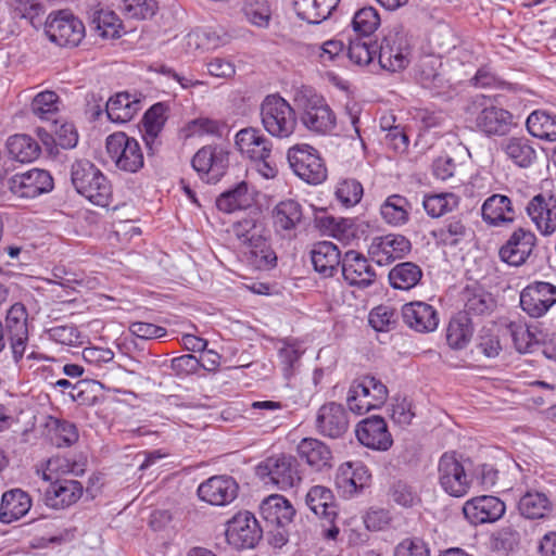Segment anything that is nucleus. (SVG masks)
<instances>
[{"mask_svg":"<svg viewBox=\"0 0 556 556\" xmlns=\"http://www.w3.org/2000/svg\"><path fill=\"white\" fill-rule=\"evenodd\" d=\"M71 182L75 190L98 206L110 204L112 187L106 176L91 161L76 160L71 165Z\"/></svg>","mask_w":556,"mask_h":556,"instance_id":"nucleus-1","label":"nucleus"},{"mask_svg":"<svg viewBox=\"0 0 556 556\" xmlns=\"http://www.w3.org/2000/svg\"><path fill=\"white\" fill-rule=\"evenodd\" d=\"M28 314L22 303L13 304L5 316V330L10 341L12 357L20 368H31V361H40L43 356L36 351L29 352L28 342Z\"/></svg>","mask_w":556,"mask_h":556,"instance_id":"nucleus-2","label":"nucleus"},{"mask_svg":"<svg viewBox=\"0 0 556 556\" xmlns=\"http://www.w3.org/2000/svg\"><path fill=\"white\" fill-rule=\"evenodd\" d=\"M306 348L304 343L298 339L280 340V370L285 378L289 381L282 390H280V409L293 408L301 405L303 396L296 384L295 372L300 367V358L304 354Z\"/></svg>","mask_w":556,"mask_h":556,"instance_id":"nucleus-3","label":"nucleus"},{"mask_svg":"<svg viewBox=\"0 0 556 556\" xmlns=\"http://www.w3.org/2000/svg\"><path fill=\"white\" fill-rule=\"evenodd\" d=\"M235 143L241 154L256 163V172L262 177L274 179L277 176V163L271 157L273 143L258 130L252 127L241 129L236 135Z\"/></svg>","mask_w":556,"mask_h":556,"instance_id":"nucleus-4","label":"nucleus"},{"mask_svg":"<svg viewBox=\"0 0 556 556\" xmlns=\"http://www.w3.org/2000/svg\"><path fill=\"white\" fill-rule=\"evenodd\" d=\"M467 112L477 114L476 126L488 137L505 136L514 125L511 113L495 105L491 99L483 94L471 98Z\"/></svg>","mask_w":556,"mask_h":556,"instance_id":"nucleus-5","label":"nucleus"},{"mask_svg":"<svg viewBox=\"0 0 556 556\" xmlns=\"http://www.w3.org/2000/svg\"><path fill=\"white\" fill-rule=\"evenodd\" d=\"M389 396L387 386L378 378L366 375L355 379L348 391L346 404L356 415L380 408Z\"/></svg>","mask_w":556,"mask_h":556,"instance_id":"nucleus-6","label":"nucleus"},{"mask_svg":"<svg viewBox=\"0 0 556 556\" xmlns=\"http://www.w3.org/2000/svg\"><path fill=\"white\" fill-rule=\"evenodd\" d=\"M286 156L294 175L306 184L317 186L327 179V166L314 147L296 143L288 149Z\"/></svg>","mask_w":556,"mask_h":556,"instance_id":"nucleus-7","label":"nucleus"},{"mask_svg":"<svg viewBox=\"0 0 556 556\" xmlns=\"http://www.w3.org/2000/svg\"><path fill=\"white\" fill-rule=\"evenodd\" d=\"M105 146L110 159L119 170L135 174L143 167V153L137 139L117 131L106 138Z\"/></svg>","mask_w":556,"mask_h":556,"instance_id":"nucleus-8","label":"nucleus"},{"mask_svg":"<svg viewBox=\"0 0 556 556\" xmlns=\"http://www.w3.org/2000/svg\"><path fill=\"white\" fill-rule=\"evenodd\" d=\"M438 482L441 489L453 497H463L469 492L470 477L455 453H444L440 457Z\"/></svg>","mask_w":556,"mask_h":556,"instance_id":"nucleus-9","label":"nucleus"},{"mask_svg":"<svg viewBox=\"0 0 556 556\" xmlns=\"http://www.w3.org/2000/svg\"><path fill=\"white\" fill-rule=\"evenodd\" d=\"M191 165L202 180L216 184L229 166V151L218 144L204 146L193 155Z\"/></svg>","mask_w":556,"mask_h":556,"instance_id":"nucleus-10","label":"nucleus"},{"mask_svg":"<svg viewBox=\"0 0 556 556\" xmlns=\"http://www.w3.org/2000/svg\"><path fill=\"white\" fill-rule=\"evenodd\" d=\"M264 528L253 514L248 510L237 513L227 522L226 540L236 549H247L256 546L262 539Z\"/></svg>","mask_w":556,"mask_h":556,"instance_id":"nucleus-11","label":"nucleus"},{"mask_svg":"<svg viewBox=\"0 0 556 556\" xmlns=\"http://www.w3.org/2000/svg\"><path fill=\"white\" fill-rule=\"evenodd\" d=\"M45 30L49 39L60 47H77L85 37L83 22L65 11L50 14Z\"/></svg>","mask_w":556,"mask_h":556,"instance_id":"nucleus-12","label":"nucleus"},{"mask_svg":"<svg viewBox=\"0 0 556 556\" xmlns=\"http://www.w3.org/2000/svg\"><path fill=\"white\" fill-rule=\"evenodd\" d=\"M410 45L407 35L402 30H391L378 46L377 58L382 68L397 72L409 62Z\"/></svg>","mask_w":556,"mask_h":556,"instance_id":"nucleus-13","label":"nucleus"},{"mask_svg":"<svg viewBox=\"0 0 556 556\" xmlns=\"http://www.w3.org/2000/svg\"><path fill=\"white\" fill-rule=\"evenodd\" d=\"M4 186L17 198L34 199L53 189V178L45 169L33 168L8 178Z\"/></svg>","mask_w":556,"mask_h":556,"instance_id":"nucleus-14","label":"nucleus"},{"mask_svg":"<svg viewBox=\"0 0 556 556\" xmlns=\"http://www.w3.org/2000/svg\"><path fill=\"white\" fill-rule=\"evenodd\" d=\"M526 213L541 236L549 237L556 232V195L553 192L533 195L527 203Z\"/></svg>","mask_w":556,"mask_h":556,"instance_id":"nucleus-15","label":"nucleus"},{"mask_svg":"<svg viewBox=\"0 0 556 556\" xmlns=\"http://www.w3.org/2000/svg\"><path fill=\"white\" fill-rule=\"evenodd\" d=\"M556 303V287L545 281H534L520 293V306L531 317L545 315Z\"/></svg>","mask_w":556,"mask_h":556,"instance_id":"nucleus-16","label":"nucleus"},{"mask_svg":"<svg viewBox=\"0 0 556 556\" xmlns=\"http://www.w3.org/2000/svg\"><path fill=\"white\" fill-rule=\"evenodd\" d=\"M412 249L410 241L396 233L375 237L369 247L368 255L379 266L388 265L404 257Z\"/></svg>","mask_w":556,"mask_h":556,"instance_id":"nucleus-17","label":"nucleus"},{"mask_svg":"<svg viewBox=\"0 0 556 556\" xmlns=\"http://www.w3.org/2000/svg\"><path fill=\"white\" fill-rule=\"evenodd\" d=\"M238 491L239 485L232 477L213 476L199 485L198 496L211 505L226 506L236 500Z\"/></svg>","mask_w":556,"mask_h":556,"instance_id":"nucleus-18","label":"nucleus"},{"mask_svg":"<svg viewBox=\"0 0 556 556\" xmlns=\"http://www.w3.org/2000/svg\"><path fill=\"white\" fill-rule=\"evenodd\" d=\"M535 245V233L520 227L513 231L506 243L500 249V257L509 265L520 266L530 257Z\"/></svg>","mask_w":556,"mask_h":556,"instance_id":"nucleus-19","label":"nucleus"},{"mask_svg":"<svg viewBox=\"0 0 556 556\" xmlns=\"http://www.w3.org/2000/svg\"><path fill=\"white\" fill-rule=\"evenodd\" d=\"M371 475L362 462L341 464L336 472L334 484L344 497H352L369 484Z\"/></svg>","mask_w":556,"mask_h":556,"instance_id":"nucleus-20","label":"nucleus"},{"mask_svg":"<svg viewBox=\"0 0 556 556\" xmlns=\"http://www.w3.org/2000/svg\"><path fill=\"white\" fill-rule=\"evenodd\" d=\"M301 121L308 130L320 135L329 134L336 127L333 112L318 96L306 99Z\"/></svg>","mask_w":556,"mask_h":556,"instance_id":"nucleus-21","label":"nucleus"},{"mask_svg":"<svg viewBox=\"0 0 556 556\" xmlns=\"http://www.w3.org/2000/svg\"><path fill=\"white\" fill-rule=\"evenodd\" d=\"M356 437L359 443L375 451H388L393 443L387 422L382 417L365 418L356 426Z\"/></svg>","mask_w":556,"mask_h":556,"instance_id":"nucleus-22","label":"nucleus"},{"mask_svg":"<svg viewBox=\"0 0 556 556\" xmlns=\"http://www.w3.org/2000/svg\"><path fill=\"white\" fill-rule=\"evenodd\" d=\"M341 270L344 280L357 288H367L376 280L375 268L361 253L350 250L342 257Z\"/></svg>","mask_w":556,"mask_h":556,"instance_id":"nucleus-23","label":"nucleus"},{"mask_svg":"<svg viewBox=\"0 0 556 556\" xmlns=\"http://www.w3.org/2000/svg\"><path fill=\"white\" fill-rule=\"evenodd\" d=\"M505 504L498 497L482 495L467 501L463 511L472 525H482L498 520L505 513Z\"/></svg>","mask_w":556,"mask_h":556,"instance_id":"nucleus-24","label":"nucleus"},{"mask_svg":"<svg viewBox=\"0 0 556 556\" xmlns=\"http://www.w3.org/2000/svg\"><path fill=\"white\" fill-rule=\"evenodd\" d=\"M348 427V415L341 404L330 402L318 409L316 429L321 435L337 439L345 433Z\"/></svg>","mask_w":556,"mask_h":556,"instance_id":"nucleus-25","label":"nucleus"},{"mask_svg":"<svg viewBox=\"0 0 556 556\" xmlns=\"http://www.w3.org/2000/svg\"><path fill=\"white\" fill-rule=\"evenodd\" d=\"M404 323L413 330L420 333L434 331L439 326L437 309L421 301L406 303L402 307Z\"/></svg>","mask_w":556,"mask_h":556,"instance_id":"nucleus-26","label":"nucleus"},{"mask_svg":"<svg viewBox=\"0 0 556 556\" xmlns=\"http://www.w3.org/2000/svg\"><path fill=\"white\" fill-rule=\"evenodd\" d=\"M483 220L491 226H505L514 223L516 210L510 198L495 193L486 198L481 207Z\"/></svg>","mask_w":556,"mask_h":556,"instance_id":"nucleus-27","label":"nucleus"},{"mask_svg":"<svg viewBox=\"0 0 556 556\" xmlns=\"http://www.w3.org/2000/svg\"><path fill=\"white\" fill-rule=\"evenodd\" d=\"M312 265L323 277H332L342 263L338 247L330 241H319L309 251Z\"/></svg>","mask_w":556,"mask_h":556,"instance_id":"nucleus-28","label":"nucleus"},{"mask_svg":"<svg viewBox=\"0 0 556 556\" xmlns=\"http://www.w3.org/2000/svg\"><path fill=\"white\" fill-rule=\"evenodd\" d=\"M83 494V485L77 480H58L45 491L43 501L47 506L60 509L76 503Z\"/></svg>","mask_w":556,"mask_h":556,"instance_id":"nucleus-29","label":"nucleus"},{"mask_svg":"<svg viewBox=\"0 0 556 556\" xmlns=\"http://www.w3.org/2000/svg\"><path fill=\"white\" fill-rule=\"evenodd\" d=\"M298 454L312 469L321 471L331 467L332 453L321 441L304 438L296 446Z\"/></svg>","mask_w":556,"mask_h":556,"instance_id":"nucleus-30","label":"nucleus"},{"mask_svg":"<svg viewBox=\"0 0 556 556\" xmlns=\"http://www.w3.org/2000/svg\"><path fill=\"white\" fill-rule=\"evenodd\" d=\"M315 226L319 231L339 241L350 242L357 236V225L354 218L319 215L315 217Z\"/></svg>","mask_w":556,"mask_h":556,"instance_id":"nucleus-31","label":"nucleus"},{"mask_svg":"<svg viewBox=\"0 0 556 556\" xmlns=\"http://www.w3.org/2000/svg\"><path fill=\"white\" fill-rule=\"evenodd\" d=\"M31 507V498L21 489H12L2 494L0 503V521L11 523L24 517Z\"/></svg>","mask_w":556,"mask_h":556,"instance_id":"nucleus-32","label":"nucleus"},{"mask_svg":"<svg viewBox=\"0 0 556 556\" xmlns=\"http://www.w3.org/2000/svg\"><path fill=\"white\" fill-rule=\"evenodd\" d=\"M308 508L317 516L331 522L337 517V506L332 491L324 485L312 486L305 496Z\"/></svg>","mask_w":556,"mask_h":556,"instance_id":"nucleus-33","label":"nucleus"},{"mask_svg":"<svg viewBox=\"0 0 556 556\" xmlns=\"http://www.w3.org/2000/svg\"><path fill=\"white\" fill-rule=\"evenodd\" d=\"M253 198L249 192V185L242 180L232 188L222 192L216 199V207L226 214L248 208Z\"/></svg>","mask_w":556,"mask_h":556,"instance_id":"nucleus-34","label":"nucleus"},{"mask_svg":"<svg viewBox=\"0 0 556 556\" xmlns=\"http://www.w3.org/2000/svg\"><path fill=\"white\" fill-rule=\"evenodd\" d=\"M502 150L515 165L527 168L536 160L532 142L525 137H510L502 143Z\"/></svg>","mask_w":556,"mask_h":556,"instance_id":"nucleus-35","label":"nucleus"},{"mask_svg":"<svg viewBox=\"0 0 556 556\" xmlns=\"http://www.w3.org/2000/svg\"><path fill=\"white\" fill-rule=\"evenodd\" d=\"M519 513L528 519L547 518L553 513V504L543 492H527L518 503Z\"/></svg>","mask_w":556,"mask_h":556,"instance_id":"nucleus-36","label":"nucleus"},{"mask_svg":"<svg viewBox=\"0 0 556 556\" xmlns=\"http://www.w3.org/2000/svg\"><path fill=\"white\" fill-rule=\"evenodd\" d=\"M422 269L413 262H403L396 264L389 271V282L393 289L408 291L421 281Z\"/></svg>","mask_w":556,"mask_h":556,"instance_id":"nucleus-37","label":"nucleus"},{"mask_svg":"<svg viewBox=\"0 0 556 556\" xmlns=\"http://www.w3.org/2000/svg\"><path fill=\"white\" fill-rule=\"evenodd\" d=\"M140 101L131 99L128 92H119L106 102V114L114 123H127L138 112Z\"/></svg>","mask_w":556,"mask_h":556,"instance_id":"nucleus-38","label":"nucleus"},{"mask_svg":"<svg viewBox=\"0 0 556 556\" xmlns=\"http://www.w3.org/2000/svg\"><path fill=\"white\" fill-rule=\"evenodd\" d=\"M7 148L11 157L21 163L35 161L41 152L39 143L25 134L9 137Z\"/></svg>","mask_w":556,"mask_h":556,"instance_id":"nucleus-39","label":"nucleus"},{"mask_svg":"<svg viewBox=\"0 0 556 556\" xmlns=\"http://www.w3.org/2000/svg\"><path fill=\"white\" fill-rule=\"evenodd\" d=\"M409 203L406 198L400 194L389 195L380 206L382 219L391 226L405 225L409 219Z\"/></svg>","mask_w":556,"mask_h":556,"instance_id":"nucleus-40","label":"nucleus"},{"mask_svg":"<svg viewBox=\"0 0 556 556\" xmlns=\"http://www.w3.org/2000/svg\"><path fill=\"white\" fill-rule=\"evenodd\" d=\"M528 131L536 138L547 141L556 140V114L538 110L527 118Z\"/></svg>","mask_w":556,"mask_h":556,"instance_id":"nucleus-41","label":"nucleus"},{"mask_svg":"<svg viewBox=\"0 0 556 556\" xmlns=\"http://www.w3.org/2000/svg\"><path fill=\"white\" fill-rule=\"evenodd\" d=\"M442 59L439 54H429L420 59L417 70V76L425 88L440 89L443 87V76L441 74Z\"/></svg>","mask_w":556,"mask_h":556,"instance_id":"nucleus-42","label":"nucleus"},{"mask_svg":"<svg viewBox=\"0 0 556 556\" xmlns=\"http://www.w3.org/2000/svg\"><path fill=\"white\" fill-rule=\"evenodd\" d=\"M473 334L471 321L467 315L453 317L446 329L447 344L454 350H463L470 342Z\"/></svg>","mask_w":556,"mask_h":556,"instance_id":"nucleus-43","label":"nucleus"},{"mask_svg":"<svg viewBox=\"0 0 556 556\" xmlns=\"http://www.w3.org/2000/svg\"><path fill=\"white\" fill-rule=\"evenodd\" d=\"M60 103V98L54 91L46 90L34 97L30 109L40 119L56 123Z\"/></svg>","mask_w":556,"mask_h":556,"instance_id":"nucleus-44","label":"nucleus"},{"mask_svg":"<svg viewBox=\"0 0 556 556\" xmlns=\"http://www.w3.org/2000/svg\"><path fill=\"white\" fill-rule=\"evenodd\" d=\"M458 205V198L451 192L426 194L422 200V206L426 213L433 218L443 216L452 212Z\"/></svg>","mask_w":556,"mask_h":556,"instance_id":"nucleus-45","label":"nucleus"},{"mask_svg":"<svg viewBox=\"0 0 556 556\" xmlns=\"http://www.w3.org/2000/svg\"><path fill=\"white\" fill-rule=\"evenodd\" d=\"M363 194V185L355 178L340 179L334 188L336 199L344 207L355 206L361 202Z\"/></svg>","mask_w":556,"mask_h":556,"instance_id":"nucleus-46","label":"nucleus"},{"mask_svg":"<svg viewBox=\"0 0 556 556\" xmlns=\"http://www.w3.org/2000/svg\"><path fill=\"white\" fill-rule=\"evenodd\" d=\"M434 238L443 245L455 247L467 235V228L457 217L448 218L445 224L433 232Z\"/></svg>","mask_w":556,"mask_h":556,"instance_id":"nucleus-47","label":"nucleus"},{"mask_svg":"<svg viewBox=\"0 0 556 556\" xmlns=\"http://www.w3.org/2000/svg\"><path fill=\"white\" fill-rule=\"evenodd\" d=\"M121 12L126 18L148 20L159 10L156 0H122Z\"/></svg>","mask_w":556,"mask_h":556,"instance_id":"nucleus-48","label":"nucleus"},{"mask_svg":"<svg viewBox=\"0 0 556 556\" xmlns=\"http://www.w3.org/2000/svg\"><path fill=\"white\" fill-rule=\"evenodd\" d=\"M380 25V17L376 9L365 7L355 12L352 18L353 30L363 37L374 34Z\"/></svg>","mask_w":556,"mask_h":556,"instance_id":"nucleus-49","label":"nucleus"},{"mask_svg":"<svg viewBox=\"0 0 556 556\" xmlns=\"http://www.w3.org/2000/svg\"><path fill=\"white\" fill-rule=\"evenodd\" d=\"M377 42L372 43L371 41L365 40L363 38L350 40L348 47V56L353 63L357 65L363 66L369 64L377 56Z\"/></svg>","mask_w":556,"mask_h":556,"instance_id":"nucleus-50","label":"nucleus"},{"mask_svg":"<svg viewBox=\"0 0 556 556\" xmlns=\"http://www.w3.org/2000/svg\"><path fill=\"white\" fill-rule=\"evenodd\" d=\"M509 330L515 348L520 353H531L540 344L541 338L526 325L513 323Z\"/></svg>","mask_w":556,"mask_h":556,"instance_id":"nucleus-51","label":"nucleus"},{"mask_svg":"<svg viewBox=\"0 0 556 556\" xmlns=\"http://www.w3.org/2000/svg\"><path fill=\"white\" fill-rule=\"evenodd\" d=\"M302 476L300 465L293 456H280V491L295 489L300 485Z\"/></svg>","mask_w":556,"mask_h":556,"instance_id":"nucleus-52","label":"nucleus"},{"mask_svg":"<svg viewBox=\"0 0 556 556\" xmlns=\"http://www.w3.org/2000/svg\"><path fill=\"white\" fill-rule=\"evenodd\" d=\"M92 25L103 38L119 37L121 21L112 11H99L92 18Z\"/></svg>","mask_w":556,"mask_h":556,"instance_id":"nucleus-53","label":"nucleus"},{"mask_svg":"<svg viewBox=\"0 0 556 556\" xmlns=\"http://www.w3.org/2000/svg\"><path fill=\"white\" fill-rule=\"evenodd\" d=\"M494 305L491 294L478 290H467L465 293V311L467 315H483L489 313Z\"/></svg>","mask_w":556,"mask_h":556,"instance_id":"nucleus-54","label":"nucleus"},{"mask_svg":"<svg viewBox=\"0 0 556 556\" xmlns=\"http://www.w3.org/2000/svg\"><path fill=\"white\" fill-rule=\"evenodd\" d=\"M368 321L376 331L388 332L396 325V314L390 306L380 305L371 309Z\"/></svg>","mask_w":556,"mask_h":556,"instance_id":"nucleus-55","label":"nucleus"},{"mask_svg":"<svg viewBox=\"0 0 556 556\" xmlns=\"http://www.w3.org/2000/svg\"><path fill=\"white\" fill-rule=\"evenodd\" d=\"M264 128L274 137L278 136V94H268L261 104Z\"/></svg>","mask_w":556,"mask_h":556,"instance_id":"nucleus-56","label":"nucleus"},{"mask_svg":"<svg viewBox=\"0 0 556 556\" xmlns=\"http://www.w3.org/2000/svg\"><path fill=\"white\" fill-rule=\"evenodd\" d=\"M48 338L56 343L64 345H78L83 343V338L73 324L58 325L46 330Z\"/></svg>","mask_w":556,"mask_h":556,"instance_id":"nucleus-57","label":"nucleus"},{"mask_svg":"<svg viewBox=\"0 0 556 556\" xmlns=\"http://www.w3.org/2000/svg\"><path fill=\"white\" fill-rule=\"evenodd\" d=\"M391 419L401 427L410 425L415 417L412 401L407 397L396 396L390 405Z\"/></svg>","mask_w":556,"mask_h":556,"instance_id":"nucleus-58","label":"nucleus"},{"mask_svg":"<svg viewBox=\"0 0 556 556\" xmlns=\"http://www.w3.org/2000/svg\"><path fill=\"white\" fill-rule=\"evenodd\" d=\"M260 516L264 530L268 532L278 530V494H270L261 502Z\"/></svg>","mask_w":556,"mask_h":556,"instance_id":"nucleus-59","label":"nucleus"},{"mask_svg":"<svg viewBox=\"0 0 556 556\" xmlns=\"http://www.w3.org/2000/svg\"><path fill=\"white\" fill-rule=\"evenodd\" d=\"M291 4L299 18L309 24L324 22L317 0H291Z\"/></svg>","mask_w":556,"mask_h":556,"instance_id":"nucleus-60","label":"nucleus"},{"mask_svg":"<svg viewBox=\"0 0 556 556\" xmlns=\"http://www.w3.org/2000/svg\"><path fill=\"white\" fill-rule=\"evenodd\" d=\"M302 211L300 204L291 199L280 201V228L292 230L301 222Z\"/></svg>","mask_w":556,"mask_h":556,"instance_id":"nucleus-61","label":"nucleus"},{"mask_svg":"<svg viewBox=\"0 0 556 556\" xmlns=\"http://www.w3.org/2000/svg\"><path fill=\"white\" fill-rule=\"evenodd\" d=\"M78 438V430L73 422L66 420L55 421L53 441L56 446H71L77 442Z\"/></svg>","mask_w":556,"mask_h":556,"instance_id":"nucleus-62","label":"nucleus"},{"mask_svg":"<svg viewBox=\"0 0 556 556\" xmlns=\"http://www.w3.org/2000/svg\"><path fill=\"white\" fill-rule=\"evenodd\" d=\"M256 477L265 484L278 483V456L270 455L255 467Z\"/></svg>","mask_w":556,"mask_h":556,"instance_id":"nucleus-63","label":"nucleus"},{"mask_svg":"<svg viewBox=\"0 0 556 556\" xmlns=\"http://www.w3.org/2000/svg\"><path fill=\"white\" fill-rule=\"evenodd\" d=\"M394 556H430V551L422 540L406 539L396 546Z\"/></svg>","mask_w":556,"mask_h":556,"instance_id":"nucleus-64","label":"nucleus"}]
</instances>
